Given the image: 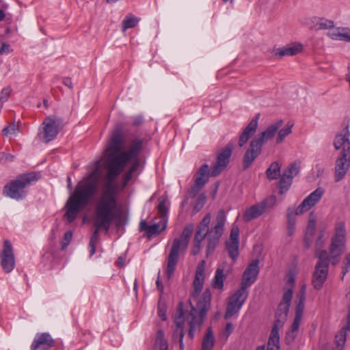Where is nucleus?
I'll use <instances>...</instances> for the list:
<instances>
[{
	"mask_svg": "<svg viewBox=\"0 0 350 350\" xmlns=\"http://www.w3.org/2000/svg\"><path fill=\"white\" fill-rule=\"evenodd\" d=\"M301 162L298 161H295V162L291 163L287 169L284 172V174L287 176L293 178L295 176H297L300 170Z\"/></svg>",
	"mask_w": 350,
	"mask_h": 350,
	"instance_id": "ea45409f",
	"label": "nucleus"
},
{
	"mask_svg": "<svg viewBox=\"0 0 350 350\" xmlns=\"http://www.w3.org/2000/svg\"><path fill=\"white\" fill-rule=\"evenodd\" d=\"M191 233L192 228L186 227L180 237L174 239L170 254L167 258L166 273L168 278L172 277L176 269L179 256L186 250Z\"/></svg>",
	"mask_w": 350,
	"mask_h": 350,
	"instance_id": "39448f33",
	"label": "nucleus"
},
{
	"mask_svg": "<svg viewBox=\"0 0 350 350\" xmlns=\"http://www.w3.org/2000/svg\"><path fill=\"white\" fill-rule=\"evenodd\" d=\"M287 284H289V286H293L295 283V278L293 275H289L287 279Z\"/></svg>",
	"mask_w": 350,
	"mask_h": 350,
	"instance_id": "69168bd1",
	"label": "nucleus"
},
{
	"mask_svg": "<svg viewBox=\"0 0 350 350\" xmlns=\"http://www.w3.org/2000/svg\"><path fill=\"white\" fill-rule=\"evenodd\" d=\"M117 264L120 267H123L125 264V259L122 256L119 257L117 260Z\"/></svg>",
	"mask_w": 350,
	"mask_h": 350,
	"instance_id": "0e129e2a",
	"label": "nucleus"
},
{
	"mask_svg": "<svg viewBox=\"0 0 350 350\" xmlns=\"http://www.w3.org/2000/svg\"><path fill=\"white\" fill-rule=\"evenodd\" d=\"M258 263V260H255L247 267L243 273L240 288L247 290V288L256 281L259 272Z\"/></svg>",
	"mask_w": 350,
	"mask_h": 350,
	"instance_id": "a211bd4d",
	"label": "nucleus"
},
{
	"mask_svg": "<svg viewBox=\"0 0 350 350\" xmlns=\"http://www.w3.org/2000/svg\"><path fill=\"white\" fill-rule=\"evenodd\" d=\"M303 45L301 43H291L284 47L275 49L273 53L275 56L282 57L284 56H293L301 52Z\"/></svg>",
	"mask_w": 350,
	"mask_h": 350,
	"instance_id": "c85d7f7f",
	"label": "nucleus"
},
{
	"mask_svg": "<svg viewBox=\"0 0 350 350\" xmlns=\"http://www.w3.org/2000/svg\"><path fill=\"white\" fill-rule=\"evenodd\" d=\"M349 269H350V254L347 255V256L346 257L345 267L343 268L342 270L343 275L346 274Z\"/></svg>",
	"mask_w": 350,
	"mask_h": 350,
	"instance_id": "6e6d98bb",
	"label": "nucleus"
},
{
	"mask_svg": "<svg viewBox=\"0 0 350 350\" xmlns=\"http://www.w3.org/2000/svg\"><path fill=\"white\" fill-rule=\"evenodd\" d=\"M12 50L10 49V46L6 43H3L0 46V53H9L12 52Z\"/></svg>",
	"mask_w": 350,
	"mask_h": 350,
	"instance_id": "603ef678",
	"label": "nucleus"
},
{
	"mask_svg": "<svg viewBox=\"0 0 350 350\" xmlns=\"http://www.w3.org/2000/svg\"><path fill=\"white\" fill-rule=\"evenodd\" d=\"M334 24L332 21L321 18L317 23L316 29H335Z\"/></svg>",
	"mask_w": 350,
	"mask_h": 350,
	"instance_id": "37998d69",
	"label": "nucleus"
},
{
	"mask_svg": "<svg viewBox=\"0 0 350 350\" xmlns=\"http://www.w3.org/2000/svg\"><path fill=\"white\" fill-rule=\"evenodd\" d=\"M283 121L278 120L269 125L266 129L255 137L250 144L243 158V167L247 169L262 152L263 144L274 137L282 126Z\"/></svg>",
	"mask_w": 350,
	"mask_h": 350,
	"instance_id": "7ed1b4c3",
	"label": "nucleus"
},
{
	"mask_svg": "<svg viewBox=\"0 0 350 350\" xmlns=\"http://www.w3.org/2000/svg\"><path fill=\"white\" fill-rule=\"evenodd\" d=\"M202 241H198L194 240V245L192 248L191 253L193 255H196L200 252V245Z\"/></svg>",
	"mask_w": 350,
	"mask_h": 350,
	"instance_id": "864d4df0",
	"label": "nucleus"
},
{
	"mask_svg": "<svg viewBox=\"0 0 350 350\" xmlns=\"http://www.w3.org/2000/svg\"><path fill=\"white\" fill-rule=\"evenodd\" d=\"M295 211L294 212L291 208L287 211V230L288 234L291 236L293 234L295 226Z\"/></svg>",
	"mask_w": 350,
	"mask_h": 350,
	"instance_id": "58836bf2",
	"label": "nucleus"
},
{
	"mask_svg": "<svg viewBox=\"0 0 350 350\" xmlns=\"http://www.w3.org/2000/svg\"><path fill=\"white\" fill-rule=\"evenodd\" d=\"M292 178L287 176L285 174H282L279 183L280 193L283 194L288 190L289 187L292 184Z\"/></svg>",
	"mask_w": 350,
	"mask_h": 350,
	"instance_id": "79ce46f5",
	"label": "nucleus"
},
{
	"mask_svg": "<svg viewBox=\"0 0 350 350\" xmlns=\"http://www.w3.org/2000/svg\"><path fill=\"white\" fill-rule=\"evenodd\" d=\"M142 147L143 141L135 139L132 141L127 150L122 151L120 154L112 158L108 164V172L103 184L100 195L95 205L94 225L96 229L89 243L90 256H92L96 252V245L99 239L98 230L104 229L108 232L114 218V211L118 206V186L115 179L124 170L126 163L130 161H133V164L129 170L133 173L137 170L140 164L138 155Z\"/></svg>",
	"mask_w": 350,
	"mask_h": 350,
	"instance_id": "f257e3e1",
	"label": "nucleus"
},
{
	"mask_svg": "<svg viewBox=\"0 0 350 350\" xmlns=\"http://www.w3.org/2000/svg\"><path fill=\"white\" fill-rule=\"evenodd\" d=\"M154 350H168V343L165 339L163 332L161 329L157 333Z\"/></svg>",
	"mask_w": 350,
	"mask_h": 350,
	"instance_id": "473e14b6",
	"label": "nucleus"
},
{
	"mask_svg": "<svg viewBox=\"0 0 350 350\" xmlns=\"http://www.w3.org/2000/svg\"><path fill=\"white\" fill-rule=\"evenodd\" d=\"M35 180L36 177L33 173L21 174L5 185L3 195L16 200H22L25 196V188Z\"/></svg>",
	"mask_w": 350,
	"mask_h": 350,
	"instance_id": "423d86ee",
	"label": "nucleus"
},
{
	"mask_svg": "<svg viewBox=\"0 0 350 350\" xmlns=\"http://www.w3.org/2000/svg\"><path fill=\"white\" fill-rule=\"evenodd\" d=\"M72 234L70 231L66 232L64 234V241H63V247H66L69 244V243L72 239Z\"/></svg>",
	"mask_w": 350,
	"mask_h": 350,
	"instance_id": "3c124183",
	"label": "nucleus"
},
{
	"mask_svg": "<svg viewBox=\"0 0 350 350\" xmlns=\"http://www.w3.org/2000/svg\"><path fill=\"white\" fill-rule=\"evenodd\" d=\"M284 322L276 320L272 327L267 343V350H280L279 330L283 327Z\"/></svg>",
	"mask_w": 350,
	"mask_h": 350,
	"instance_id": "a878e982",
	"label": "nucleus"
},
{
	"mask_svg": "<svg viewBox=\"0 0 350 350\" xmlns=\"http://www.w3.org/2000/svg\"><path fill=\"white\" fill-rule=\"evenodd\" d=\"M1 266L5 273L11 272L15 266V258L11 242L5 240L3 250L0 254Z\"/></svg>",
	"mask_w": 350,
	"mask_h": 350,
	"instance_id": "ddd939ff",
	"label": "nucleus"
},
{
	"mask_svg": "<svg viewBox=\"0 0 350 350\" xmlns=\"http://www.w3.org/2000/svg\"><path fill=\"white\" fill-rule=\"evenodd\" d=\"M233 325L232 323H228L226 325L225 333L228 336L233 331Z\"/></svg>",
	"mask_w": 350,
	"mask_h": 350,
	"instance_id": "4d7b16f0",
	"label": "nucleus"
},
{
	"mask_svg": "<svg viewBox=\"0 0 350 350\" xmlns=\"http://www.w3.org/2000/svg\"><path fill=\"white\" fill-rule=\"evenodd\" d=\"M205 261H201L196 269L195 278L193 281V292L192 293V298L193 299L201 292L205 279Z\"/></svg>",
	"mask_w": 350,
	"mask_h": 350,
	"instance_id": "5701e85b",
	"label": "nucleus"
},
{
	"mask_svg": "<svg viewBox=\"0 0 350 350\" xmlns=\"http://www.w3.org/2000/svg\"><path fill=\"white\" fill-rule=\"evenodd\" d=\"M306 293V287L303 286L296 297L295 317L291 325V329L286 332V341L287 343L292 342L297 335L304 310Z\"/></svg>",
	"mask_w": 350,
	"mask_h": 350,
	"instance_id": "0eeeda50",
	"label": "nucleus"
},
{
	"mask_svg": "<svg viewBox=\"0 0 350 350\" xmlns=\"http://www.w3.org/2000/svg\"><path fill=\"white\" fill-rule=\"evenodd\" d=\"M157 209L160 215V219L163 222V228H166L167 222V214L168 209L166 206V201L165 199L160 201L157 206Z\"/></svg>",
	"mask_w": 350,
	"mask_h": 350,
	"instance_id": "4c0bfd02",
	"label": "nucleus"
},
{
	"mask_svg": "<svg viewBox=\"0 0 350 350\" xmlns=\"http://www.w3.org/2000/svg\"><path fill=\"white\" fill-rule=\"evenodd\" d=\"M292 297L293 290L291 288L286 289L282 297V300L278 306V310L277 312V315L278 317V320L283 321L284 322H285L286 320Z\"/></svg>",
	"mask_w": 350,
	"mask_h": 350,
	"instance_id": "412c9836",
	"label": "nucleus"
},
{
	"mask_svg": "<svg viewBox=\"0 0 350 350\" xmlns=\"http://www.w3.org/2000/svg\"><path fill=\"white\" fill-rule=\"evenodd\" d=\"M347 230L345 222L339 221L336 222L334 228V234L332 239L329 254L332 258L341 256L346 248Z\"/></svg>",
	"mask_w": 350,
	"mask_h": 350,
	"instance_id": "6e6552de",
	"label": "nucleus"
},
{
	"mask_svg": "<svg viewBox=\"0 0 350 350\" xmlns=\"http://www.w3.org/2000/svg\"><path fill=\"white\" fill-rule=\"evenodd\" d=\"M2 133L5 136H8L10 134H15L16 133L15 125L12 124L5 127L3 129Z\"/></svg>",
	"mask_w": 350,
	"mask_h": 350,
	"instance_id": "09e8293b",
	"label": "nucleus"
},
{
	"mask_svg": "<svg viewBox=\"0 0 350 350\" xmlns=\"http://www.w3.org/2000/svg\"><path fill=\"white\" fill-rule=\"evenodd\" d=\"M211 293L206 289L202 297L198 301L196 306L191 307V310L186 314V321L189 326V336L193 338L196 328L200 327L206 317L211 305Z\"/></svg>",
	"mask_w": 350,
	"mask_h": 350,
	"instance_id": "20e7f679",
	"label": "nucleus"
},
{
	"mask_svg": "<svg viewBox=\"0 0 350 350\" xmlns=\"http://www.w3.org/2000/svg\"><path fill=\"white\" fill-rule=\"evenodd\" d=\"M5 14L3 10L0 9V21H2L5 19Z\"/></svg>",
	"mask_w": 350,
	"mask_h": 350,
	"instance_id": "774afa93",
	"label": "nucleus"
},
{
	"mask_svg": "<svg viewBox=\"0 0 350 350\" xmlns=\"http://www.w3.org/2000/svg\"><path fill=\"white\" fill-rule=\"evenodd\" d=\"M54 345V340L48 333H38L36 335L31 350H49Z\"/></svg>",
	"mask_w": 350,
	"mask_h": 350,
	"instance_id": "aec40b11",
	"label": "nucleus"
},
{
	"mask_svg": "<svg viewBox=\"0 0 350 350\" xmlns=\"http://www.w3.org/2000/svg\"><path fill=\"white\" fill-rule=\"evenodd\" d=\"M347 330H350V310L347 316V325L345 327Z\"/></svg>",
	"mask_w": 350,
	"mask_h": 350,
	"instance_id": "338daca9",
	"label": "nucleus"
},
{
	"mask_svg": "<svg viewBox=\"0 0 350 350\" xmlns=\"http://www.w3.org/2000/svg\"><path fill=\"white\" fill-rule=\"evenodd\" d=\"M350 165V153H340L335 166L336 180H341L347 173Z\"/></svg>",
	"mask_w": 350,
	"mask_h": 350,
	"instance_id": "4be33fe9",
	"label": "nucleus"
},
{
	"mask_svg": "<svg viewBox=\"0 0 350 350\" xmlns=\"http://www.w3.org/2000/svg\"><path fill=\"white\" fill-rule=\"evenodd\" d=\"M280 168L281 165L278 162H273L266 171L267 177L269 180L278 178L280 173Z\"/></svg>",
	"mask_w": 350,
	"mask_h": 350,
	"instance_id": "c9c22d12",
	"label": "nucleus"
},
{
	"mask_svg": "<svg viewBox=\"0 0 350 350\" xmlns=\"http://www.w3.org/2000/svg\"><path fill=\"white\" fill-rule=\"evenodd\" d=\"M327 36L332 40L350 42V29L347 27L332 29L328 31Z\"/></svg>",
	"mask_w": 350,
	"mask_h": 350,
	"instance_id": "c756f323",
	"label": "nucleus"
},
{
	"mask_svg": "<svg viewBox=\"0 0 350 350\" xmlns=\"http://www.w3.org/2000/svg\"><path fill=\"white\" fill-rule=\"evenodd\" d=\"M293 126V124L288 122L283 128L279 129L275 140L277 144H281L284 139L292 133Z\"/></svg>",
	"mask_w": 350,
	"mask_h": 350,
	"instance_id": "e433bc0d",
	"label": "nucleus"
},
{
	"mask_svg": "<svg viewBox=\"0 0 350 350\" xmlns=\"http://www.w3.org/2000/svg\"><path fill=\"white\" fill-rule=\"evenodd\" d=\"M259 118L260 114H256L240 135L239 139V146L240 147H243L256 133L258 128Z\"/></svg>",
	"mask_w": 350,
	"mask_h": 350,
	"instance_id": "393cba45",
	"label": "nucleus"
},
{
	"mask_svg": "<svg viewBox=\"0 0 350 350\" xmlns=\"http://www.w3.org/2000/svg\"><path fill=\"white\" fill-rule=\"evenodd\" d=\"M149 226L147 224V223L145 221H141L139 223V230L141 231L146 230V232H148Z\"/></svg>",
	"mask_w": 350,
	"mask_h": 350,
	"instance_id": "052dcab7",
	"label": "nucleus"
},
{
	"mask_svg": "<svg viewBox=\"0 0 350 350\" xmlns=\"http://www.w3.org/2000/svg\"><path fill=\"white\" fill-rule=\"evenodd\" d=\"M248 295V290L240 288L229 297L224 314L225 319H229L239 313L243 304L247 300Z\"/></svg>",
	"mask_w": 350,
	"mask_h": 350,
	"instance_id": "9b49d317",
	"label": "nucleus"
},
{
	"mask_svg": "<svg viewBox=\"0 0 350 350\" xmlns=\"http://www.w3.org/2000/svg\"><path fill=\"white\" fill-rule=\"evenodd\" d=\"M63 83L64 85L67 86L70 89L72 88V79L69 77H66L63 79Z\"/></svg>",
	"mask_w": 350,
	"mask_h": 350,
	"instance_id": "bf43d9fd",
	"label": "nucleus"
},
{
	"mask_svg": "<svg viewBox=\"0 0 350 350\" xmlns=\"http://www.w3.org/2000/svg\"><path fill=\"white\" fill-rule=\"evenodd\" d=\"M215 344V338L213 331L211 327L207 329L206 334L203 339L202 348V350H212Z\"/></svg>",
	"mask_w": 350,
	"mask_h": 350,
	"instance_id": "72a5a7b5",
	"label": "nucleus"
},
{
	"mask_svg": "<svg viewBox=\"0 0 350 350\" xmlns=\"http://www.w3.org/2000/svg\"><path fill=\"white\" fill-rule=\"evenodd\" d=\"M211 214H206L198 227V230L196 232L194 237L195 241H198L199 242L202 241L205 239L206 234L209 232L208 226L211 223Z\"/></svg>",
	"mask_w": 350,
	"mask_h": 350,
	"instance_id": "7c9ffc66",
	"label": "nucleus"
},
{
	"mask_svg": "<svg viewBox=\"0 0 350 350\" xmlns=\"http://www.w3.org/2000/svg\"><path fill=\"white\" fill-rule=\"evenodd\" d=\"M183 312L182 309H179L178 314L176 315L174 318V323L176 324V329L173 334V340L174 341H178L180 345V350L184 349L183 345V337H184V329H183V323H184V318H183Z\"/></svg>",
	"mask_w": 350,
	"mask_h": 350,
	"instance_id": "bb28decb",
	"label": "nucleus"
},
{
	"mask_svg": "<svg viewBox=\"0 0 350 350\" xmlns=\"http://www.w3.org/2000/svg\"><path fill=\"white\" fill-rule=\"evenodd\" d=\"M348 136L349 130L347 126L343 133L337 134L334 138V148L336 150L341 149L340 153H350V142Z\"/></svg>",
	"mask_w": 350,
	"mask_h": 350,
	"instance_id": "cd10ccee",
	"label": "nucleus"
},
{
	"mask_svg": "<svg viewBox=\"0 0 350 350\" xmlns=\"http://www.w3.org/2000/svg\"><path fill=\"white\" fill-rule=\"evenodd\" d=\"M12 88L10 86H7L1 90L0 95V103L1 105L8 100Z\"/></svg>",
	"mask_w": 350,
	"mask_h": 350,
	"instance_id": "a18cd8bd",
	"label": "nucleus"
},
{
	"mask_svg": "<svg viewBox=\"0 0 350 350\" xmlns=\"http://www.w3.org/2000/svg\"><path fill=\"white\" fill-rule=\"evenodd\" d=\"M226 246L230 257L233 261H235L239 254V228L238 226L233 225L230 237L226 241Z\"/></svg>",
	"mask_w": 350,
	"mask_h": 350,
	"instance_id": "f3484780",
	"label": "nucleus"
},
{
	"mask_svg": "<svg viewBox=\"0 0 350 350\" xmlns=\"http://www.w3.org/2000/svg\"><path fill=\"white\" fill-rule=\"evenodd\" d=\"M324 191L322 188H317L308 196L295 210V215H301L313 207L320 201Z\"/></svg>",
	"mask_w": 350,
	"mask_h": 350,
	"instance_id": "dca6fc26",
	"label": "nucleus"
},
{
	"mask_svg": "<svg viewBox=\"0 0 350 350\" xmlns=\"http://www.w3.org/2000/svg\"><path fill=\"white\" fill-rule=\"evenodd\" d=\"M99 163L82 180L79 182L68 198L65 208L64 217L69 223L73 221L78 213L84 209L95 196L98 188Z\"/></svg>",
	"mask_w": 350,
	"mask_h": 350,
	"instance_id": "f03ea898",
	"label": "nucleus"
},
{
	"mask_svg": "<svg viewBox=\"0 0 350 350\" xmlns=\"http://www.w3.org/2000/svg\"><path fill=\"white\" fill-rule=\"evenodd\" d=\"M347 329L344 327L336 335V350H342L346 341Z\"/></svg>",
	"mask_w": 350,
	"mask_h": 350,
	"instance_id": "a19ab883",
	"label": "nucleus"
},
{
	"mask_svg": "<svg viewBox=\"0 0 350 350\" xmlns=\"http://www.w3.org/2000/svg\"><path fill=\"white\" fill-rule=\"evenodd\" d=\"M139 21V19L132 14L126 15L122 23V30L125 31L128 29L135 27Z\"/></svg>",
	"mask_w": 350,
	"mask_h": 350,
	"instance_id": "f704fd0d",
	"label": "nucleus"
},
{
	"mask_svg": "<svg viewBox=\"0 0 350 350\" xmlns=\"http://www.w3.org/2000/svg\"><path fill=\"white\" fill-rule=\"evenodd\" d=\"M226 278V276L224 273V270L219 267L217 268L212 282L213 288L215 289L223 290L224 282Z\"/></svg>",
	"mask_w": 350,
	"mask_h": 350,
	"instance_id": "2f4dec72",
	"label": "nucleus"
},
{
	"mask_svg": "<svg viewBox=\"0 0 350 350\" xmlns=\"http://www.w3.org/2000/svg\"><path fill=\"white\" fill-rule=\"evenodd\" d=\"M165 228H163V222L161 221V224H154L152 225L149 226L148 230L147 232L148 237H151L154 234H157L164 230Z\"/></svg>",
	"mask_w": 350,
	"mask_h": 350,
	"instance_id": "c03bdc74",
	"label": "nucleus"
},
{
	"mask_svg": "<svg viewBox=\"0 0 350 350\" xmlns=\"http://www.w3.org/2000/svg\"><path fill=\"white\" fill-rule=\"evenodd\" d=\"M123 144L124 136L122 132L119 130L115 131L111 136L109 146L105 150L107 167L112 158L122 152L120 150L123 148Z\"/></svg>",
	"mask_w": 350,
	"mask_h": 350,
	"instance_id": "4468645a",
	"label": "nucleus"
},
{
	"mask_svg": "<svg viewBox=\"0 0 350 350\" xmlns=\"http://www.w3.org/2000/svg\"><path fill=\"white\" fill-rule=\"evenodd\" d=\"M133 172H131L130 170L125 174L124 177V183L123 185L126 186L127 183L129 182V180L131 179Z\"/></svg>",
	"mask_w": 350,
	"mask_h": 350,
	"instance_id": "5fc2aeb1",
	"label": "nucleus"
},
{
	"mask_svg": "<svg viewBox=\"0 0 350 350\" xmlns=\"http://www.w3.org/2000/svg\"><path fill=\"white\" fill-rule=\"evenodd\" d=\"M316 221L314 219H311L308 221V226L306 229V234L312 236L315 231Z\"/></svg>",
	"mask_w": 350,
	"mask_h": 350,
	"instance_id": "49530a36",
	"label": "nucleus"
},
{
	"mask_svg": "<svg viewBox=\"0 0 350 350\" xmlns=\"http://www.w3.org/2000/svg\"><path fill=\"white\" fill-rule=\"evenodd\" d=\"M325 262L317 263L313 275L312 284L315 289L319 290L322 288L327 276L328 267Z\"/></svg>",
	"mask_w": 350,
	"mask_h": 350,
	"instance_id": "b1692460",
	"label": "nucleus"
},
{
	"mask_svg": "<svg viewBox=\"0 0 350 350\" xmlns=\"http://www.w3.org/2000/svg\"><path fill=\"white\" fill-rule=\"evenodd\" d=\"M144 118L142 116H137L133 119V124L135 126H139L142 124Z\"/></svg>",
	"mask_w": 350,
	"mask_h": 350,
	"instance_id": "13d9d810",
	"label": "nucleus"
},
{
	"mask_svg": "<svg viewBox=\"0 0 350 350\" xmlns=\"http://www.w3.org/2000/svg\"><path fill=\"white\" fill-rule=\"evenodd\" d=\"M62 129V120L55 116H47L40 129L39 137L42 141L48 143L54 139Z\"/></svg>",
	"mask_w": 350,
	"mask_h": 350,
	"instance_id": "9d476101",
	"label": "nucleus"
},
{
	"mask_svg": "<svg viewBox=\"0 0 350 350\" xmlns=\"http://www.w3.org/2000/svg\"><path fill=\"white\" fill-rule=\"evenodd\" d=\"M226 222V215L223 210H220L217 215L215 224L210 230L206 237H207V254H212L219 243V239L224 231V225Z\"/></svg>",
	"mask_w": 350,
	"mask_h": 350,
	"instance_id": "1a4fd4ad",
	"label": "nucleus"
},
{
	"mask_svg": "<svg viewBox=\"0 0 350 350\" xmlns=\"http://www.w3.org/2000/svg\"><path fill=\"white\" fill-rule=\"evenodd\" d=\"M3 157H4L5 161H12L14 160V156L10 154H4L2 153Z\"/></svg>",
	"mask_w": 350,
	"mask_h": 350,
	"instance_id": "680f3d73",
	"label": "nucleus"
},
{
	"mask_svg": "<svg viewBox=\"0 0 350 350\" xmlns=\"http://www.w3.org/2000/svg\"><path fill=\"white\" fill-rule=\"evenodd\" d=\"M156 284H157V288L160 291V292L163 293V290H164V287H163V285L162 284V283L160 281L159 277H158V278H157V280L156 281Z\"/></svg>",
	"mask_w": 350,
	"mask_h": 350,
	"instance_id": "e2e57ef3",
	"label": "nucleus"
},
{
	"mask_svg": "<svg viewBox=\"0 0 350 350\" xmlns=\"http://www.w3.org/2000/svg\"><path fill=\"white\" fill-rule=\"evenodd\" d=\"M158 315L160 317L162 321H165L167 319L166 310L164 306L159 305Z\"/></svg>",
	"mask_w": 350,
	"mask_h": 350,
	"instance_id": "8fccbe9b",
	"label": "nucleus"
},
{
	"mask_svg": "<svg viewBox=\"0 0 350 350\" xmlns=\"http://www.w3.org/2000/svg\"><path fill=\"white\" fill-rule=\"evenodd\" d=\"M275 198L271 196L262 201L261 202L252 205L247 208L243 215L245 221H250L262 215L267 208H271L275 203Z\"/></svg>",
	"mask_w": 350,
	"mask_h": 350,
	"instance_id": "f8f14e48",
	"label": "nucleus"
},
{
	"mask_svg": "<svg viewBox=\"0 0 350 350\" xmlns=\"http://www.w3.org/2000/svg\"><path fill=\"white\" fill-rule=\"evenodd\" d=\"M318 263L325 262V266L328 267V254L326 251H321L318 254Z\"/></svg>",
	"mask_w": 350,
	"mask_h": 350,
	"instance_id": "de8ad7c7",
	"label": "nucleus"
},
{
	"mask_svg": "<svg viewBox=\"0 0 350 350\" xmlns=\"http://www.w3.org/2000/svg\"><path fill=\"white\" fill-rule=\"evenodd\" d=\"M209 166L208 164H204L196 172L195 175V183L191 189V193L193 196L198 193L200 190L204 186L208 180Z\"/></svg>",
	"mask_w": 350,
	"mask_h": 350,
	"instance_id": "6ab92c4d",
	"label": "nucleus"
},
{
	"mask_svg": "<svg viewBox=\"0 0 350 350\" xmlns=\"http://www.w3.org/2000/svg\"><path fill=\"white\" fill-rule=\"evenodd\" d=\"M232 152V146L228 145L217 154V161L210 173L211 176H217L227 167Z\"/></svg>",
	"mask_w": 350,
	"mask_h": 350,
	"instance_id": "2eb2a0df",
	"label": "nucleus"
}]
</instances>
